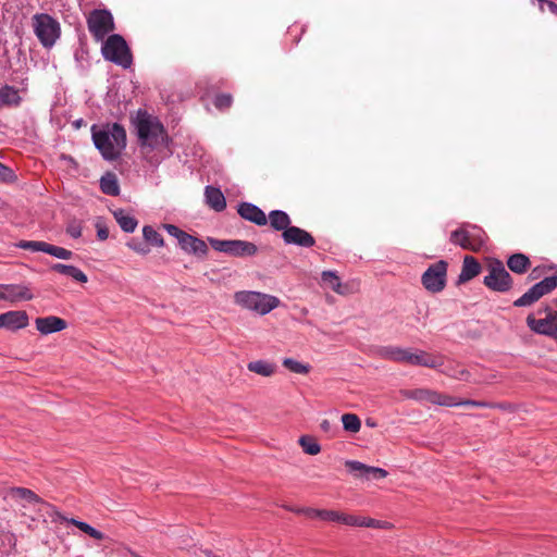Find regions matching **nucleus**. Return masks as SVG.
I'll use <instances>...</instances> for the list:
<instances>
[{
    "label": "nucleus",
    "mask_w": 557,
    "mask_h": 557,
    "mask_svg": "<svg viewBox=\"0 0 557 557\" xmlns=\"http://www.w3.org/2000/svg\"><path fill=\"white\" fill-rule=\"evenodd\" d=\"M120 194V185L114 173L107 172V195L117 196Z\"/></svg>",
    "instance_id": "42"
},
{
    "label": "nucleus",
    "mask_w": 557,
    "mask_h": 557,
    "mask_svg": "<svg viewBox=\"0 0 557 557\" xmlns=\"http://www.w3.org/2000/svg\"><path fill=\"white\" fill-rule=\"evenodd\" d=\"M345 466L347 467L350 473L355 474L358 478H363L367 480H380L387 475V471L382 468L367 466L356 460H347L345 462Z\"/></svg>",
    "instance_id": "15"
},
{
    "label": "nucleus",
    "mask_w": 557,
    "mask_h": 557,
    "mask_svg": "<svg viewBox=\"0 0 557 557\" xmlns=\"http://www.w3.org/2000/svg\"><path fill=\"white\" fill-rule=\"evenodd\" d=\"M269 222L273 230L285 232L292 225L289 215L283 210H272L269 213Z\"/></svg>",
    "instance_id": "24"
},
{
    "label": "nucleus",
    "mask_w": 557,
    "mask_h": 557,
    "mask_svg": "<svg viewBox=\"0 0 557 557\" xmlns=\"http://www.w3.org/2000/svg\"><path fill=\"white\" fill-rule=\"evenodd\" d=\"M535 271H536V270H533V271H532V273H531V278H532V280H534V278H536V277H537V276H536Z\"/></svg>",
    "instance_id": "56"
},
{
    "label": "nucleus",
    "mask_w": 557,
    "mask_h": 557,
    "mask_svg": "<svg viewBox=\"0 0 557 557\" xmlns=\"http://www.w3.org/2000/svg\"><path fill=\"white\" fill-rule=\"evenodd\" d=\"M410 397L413 399H417L419 401L435 404V399L437 397V392L431 391V389H425V388H419V389L411 392Z\"/></svg>",
    "instance_id": "39"
},
{
    "label": "nucleus",
    "mask_w": 557,
    "mask_h": 557,
    "mask_svg": "<svg viewBox=\"0 0 557 557\" xmlns=\"http://www.w3.org/2000/svg\"><path fill=\"white\" fill-rule=\"evenodd\" d=\"M33 297H34L33 294L26 286L16 285V284H8V285H2L0 300H8L11 302H15L18 300H30V299H33Z\"/></svg>",
    "instance_id": "20"
},
{
    "label": "nucleus",
    "mask_w": 557,
    "mask_h": 557,
    "mask_svg": "<svg viewBox=\"0 0 557 557\" xmlns=\"http://www.w3.org/2000/svg\"><path fill=\"white\" fill-rule=\"evenodd\" d=\"M205 196L208 205L215 211L220 212L225 209V197L219 188L207 186L205 190Z\"/></svg>",
    "instance_id": "23"
},
{
    "label": "nucleus",
    "mask_w": 557,
    "mask_h": 557,
    "mask_svg": "<svg viewBox=\"0 0 557 557\" xmlns=\"http://www.w3.org/2000/svg\"><path fill=\"white\" fill-rule=\"evenodd\" d=\"M55 516H57L58 519H60L62 521H66L69 523H72V524L76 525L81 531H83L84 533L90 535L94 539H97V540H101L102 539V533L100 531L96 530L95 528H92L91 525H89L86 522L78 521L76 519H66L65 517H63L58 511H55Z\"/></svg>",
    "instance_id": "30"
},
{
    "label": "nucleus",
    "mask_w": 557,
    "mask_h": 557,
    "mask_svg": "<svg viewBox=\"0 0 557 557\" xmlns=\"http://www.w3.org/2000/svg\"><path fill=\"white\" fill-rule=\"evenodd\" d=\"M507 265L513 273L523 274L530 268L531 261L524 253L517 252L508 258Z\"/></svg>",
    "instance_id": "25"
},
{
    "label": "nucleus",
    "mask_w": 557,
    "mask_h": 557,
    "mask_svg": "<svg viewBox=\"0 0 557 557\" xmlns=\"http://www.w3.org/2000/svg\"><path fill=\"white\" fill-rule=\"evenodd\" d=\"M107 61L128 70L133 66V53L123 36L112 34L107 36Z\"/></svg>",
    "instance_id": "4"
},
{
    "label": "nucleus",
    "mask_w": 557,
    "mask_h": 557,
    "mask_svg": "<svg viewBox=\"0 0 557 557\" xmlns=\"http://www.w3.org/2000/svg\"><path fill=\"white\" fill-rule=\"evenodd\" d=\"M35 324L37 331L42 335H48L51 333L63 331L67 326V323L64 319L55 315L37 318L35 320Z\"/></svg>",
    "instance_id": "18"
},
{
    "label": "nucleus",
    "mask_w": 557,
    "mask_h": 557,
    "mask_svg": "<svg viewBox=\"0 0 557 557\" xmlns=\"http://www.w3.org/2000/svg\"><path fill=\"white\" fill-rule=\"evenodd\" d=\"M128 247H131L133 250L141 253V255H147L150 249L148 248V246L146 244H143V243H139V242H136V240H131L128 244Z\"/></svg>",
    "instance_id": "47"
},
{
    "label": "nucleus",
    "mask_w": 557,
    "mask_h": 557,
    "mask_svg": "<svg viewBox=\"0 0 557 557\" xmlns=\"http://www.w3.org/2000/svg\"><path fill=\"white\" fill-rule=\"evenodd\" d=\"M46 242H38V240H21L16 244V247L24 249V250H30V251H42L46 252Z\"/></svg>",
    "instance_id": "41"
},
{
    "label": "nucleus",
    "mask_w": 557,
    "mask_h": 557,
    "mask_svg": "<svg viewBox=\"0 0 557 557\" xmlns=\"http://www.w3.org/2000/svg\"><path fill=\"white\" fill-rule=\"evenodd\" d=\"M247 369L262 376H271L276 371V364L267 360H256L249 362Z\"/></svg>",
    "instance_id": "28"
},
{
    "label": "nucleus",
    "mask_w": 557,
    "mask_h": 557,
    "mask_svg": "<svg viewBox=\"0 0 557 557\" xmlns=\"http://www.w3.org/2000/svg\"><path fill=\"white\" fill-rule=\"evenodd\" d=\"M482 270L479 261L472 256H466L462 261L461 272L457 284H465L480 274Z\"/></svg>",
    "instance_id": "22"
},
{
    "label": "nucleus",
    "mask_w": 557,
    "mask_h": 557,
    "mask_svg": "<svg viewBox=\"0 0 557 557\" xmlns=\"http://www.w3.org/2000/svg\"><path fill=\"white\" fill-rule=\"evenodd\" d=\"M126 147L125 129L114 123L110 129H107V160L116 159Z\"/></svg>",
    "instance_id": "13"
},
{
    "label": "nucleus",
    "mask_w": 557,
    "mask_h": 557,
    "mask_svg": "<svg viewBox=\"0 0 557 557\" xmlns=\"http://www.w3.org/2000/svg\"><path fill=\"white\" fill-rule=\"evenodd\" d=\"M447 268L448 263L444 260L429 265L421 276L423 287L432 294L441 293L447 283Z\"/></svg>",
    "instance_id": "10"
},
{
    "label": "nucleus",
    "mask_w": 557,
    "mask_h": 557,
    "mask_svg": "<svg viewBox=\"0 0 557 557\" xmlns=\"http://www.w3.org/2000/svg\"><path fill=\"white\" fill-rule=\"evenodd\" d=\"M487 275L484 276L483 284L491 290L506 293L511 289L513 281L509 272L505 269L500 260H493L488 263Z\"/></svg>",
    "instance_id": "6"
},
{
    "label": "nucleus",
    "mask_w": 557,
    "mask_h": 557,
    "mask_svg": "<svg viewBox=\"0 0 557 557\" xmlns=\"http://www.w3.org/2000/svg\"><path fill=\"white\" fill-rule=\"evenodd\" d=\"M329 522H338L346 525L358 527L359 517L346 515L344 512L330 510Z\"/></svg>",
    "instance_id": "33"
},
{
    "label": "nucleus",
    "mask_w": 557,
    "mask_h": 557,
    "mask_svg": "<svg viewBox=\"0 0 557 557\" xmlns=\"http://www.w3.org/2000/svg\"><path fill=\"white\" fill-rule=\"evenodd\" d=\"M557 287V276H547L534 284L521 297L513 301L515 307H528Z\"/></svg>",
    "instance_id": "11"
},
{
    "label": "nucleus",
    "mask_w": 557,
    "mask_h": 557,
    "mask_svg": "<svg viewBox=\"0 0 557 557\" xmlns=\"http://www.w3.org/2000/svg\"><path fill=\"white\" fill-rule=\"evenodd\" d=\"M282 238L286 245H296L305 248H310L315 244V239L310 233L297 226H290L285 230L282 233Z\"/></svg>",
    "instance_id": "16"
},
{
    "label": "nucleus",
    "mask_w": 557,
    "mask_h": 557,
    "mask_svg": "<svg viewBox=\"0 0 557 557\" xmlns=\"http://www.w3.org/2000/svg\"><path fill=\"white\" fill-rule=\"evenodd\" d=\"M97 227V236L99 239L104 240V224H102L100 221L96 224Z\"/></svg>",
    "instance_id": "53"
},
{
    "label": "nucleus",
    "mask_w": 557,
    "mask_h": 557,
    "mask_svg": "<svg viewBox=\"0 0 557 557\" xmlns=\"http://www.w3.org/2000/svg\"><path fill=\"white\" fill-rule=\"evenodd\" d=\"M145 242L154 247L163 246V237L152 226L146 225L143 228Z\"/></svg>",
    "instance_id": "35"
},
{
    "label": "nucleus",
    "mask_w": 557,
    "mask_h": 557,
    "mask_svg": "<svg viewBox=\"0 0 557 557\" xmlns=\"http://www.w3.org/2000/svg\"><path fill=\"white\" fill-rule=\"evenodd\" d=\"M51 270L62 275L72 277L77 282L85 283L87 281V276L74 265L55 263L51 267Z\"/></svg>",
    "instance_id": "27"
},
{
    "label": "nucleus",
    "mask_w": 557,
    "mask_h": 557,
    "mask_svg": "<svg viewBox=\"0 0 557 557\" xmlns=\"http://www.w3.org/2000/svg\"><path fill=\"white\" fill-rule=\"evenodd\" d=\"M283 366L289 371L298 374H307L310 371V366L301 363L293 358L283 359Z\"/></svg>",
    "instance_id": "38"
},
{
    "label": "nucleus",
    "mask_w": 557,
    "mask_h": 557,
    "mask_svg": "<svg viewBox=\"0 0 557 557\" xmlns=\"http://www.w3.org/2000/svg\"><path fill=\"white\" fill-rule=\"evenodd\" d=\"M164 228L169 235L177 239L180 247L186 253L201 258L208 253V246L202 239L186 233L173 224H164Z\"/></svg>",
    "instance_id": "8"
},
{
    "label": "nucleus",
    "mask_w": 557,
    "mask_h": 557,
    "mask_svg": "<svg viewBox=\"0 0 557 557\" xmlns=\"http://www.w3.org/2000/svg\"><path fill=\"white\" fill-rule=\"evenodd\" d=\"M386 525H387L386 522H383L380 520H375L372 518L359 517L358 527L383 529V528H386Z\"/></svg>",
    "instance_id": "45"
},
{
    "label": "nucleus",
    "mask_w": 557,
    "mask_h": 557,
    "mask_svg": "<svg viewBox=\"0 0 557 557\" xmlns=\"http://www.w3.org/2000/svg\"><path fill=\"white\" fill-rule=\"evenodd\" d=\"M449 375L454 376V377H456L458 380H467L468 376H469V372L467 370L462 369V370H460L458 372L450 373Z\"/></svg>",
    "instance_id": "51"
},
{
    "label": "nucleus",
    "mask_w": 557,
    "mask_h": 557,
    "mask_svg": "<svg viewBox=\"0 0 557 557\" xmlns=\"http://www.w3.org/2000/svg\"><path fill=\"white\" fill-rule=\"evenodd\" d=\"M299 445L302 450L311 456L318 455L321 451L320 444L315 441L314 437L310 435H302L298 440Z\"/></svg>",
    "instance_id": "31"
},
{
    "label": "nucleus",
    "mask_w": 557,
    "mask_h": 557,
    "mask_svg": "<svg viewBox=\"0 0 557 557\" xmlns=\"http://www.w3.org/2000/svg\"><path fill=\"white\" fill-rule=\"evenodd\" d=\"M450 242L463 249L476 251L485 244V233L476 225L465 224L451 232Z\"/></svg>",
    "instance_id": "5"
},
{
    "label": "nucleus",
    "mask_w": 557,
    "mask_h": 557,
    "mask_svg": "<svg viewBox=\"0 0 557 557\" xmlns=\"http://www.w3.org/2000/svg\"><path fill=\"white\" fill-rule=\"evenodd\" d=\"M342 423L345 431L357 433L361 429V421L355 413H345L342 416Z\"/></svg>",
    "instance_id": "34"
},
{
    "label": "nucleus",
    "mask_w": 557,
    "mask_h": 557,
    "mask_svg": "<svg viewBox=\"0 0 557 557\" xmlns=\"http://www.w3.org/2000/svg\"><path fill=\"white\" fill-rule=\"evenodd\" d=\"M114 29V21L110 11L107 10V34Z\"/></svg>",
    "instance_id": "50"
},
{
    "label": "nucleus",
    "mask_w": 557,
    "mask_h": 557,
    "mask_svg": "<svg viewBox=\"0 0 557 557\" xmlns=\"http://www.w3.org/2000/svg\"><path fill=\"white\" fill-rule=\"evenodd\" d=\"M22 101L23 99L20 95V90L16 87L8 84L0 87V109L18 108Z\"/></svg>",
    "instance_id": "21"
},
{
    "label": "nucleus",
    "mask_w": 557,
    "mask_h": 557,
    "mask_svg": "<svg viewBox=\"0 0 557 557\" xmlns=\"http://www.w3.org/2000/svg\"><path fill=\"white\" fill-rule=\"evenodd\" d=\"M459 406H471V407H476V408L491 407V405L488 403L478 401V400H470V399L460 400V405Z\"/></svg>",
    "instance_id": "48"
},
{
    "label": "nucleus",
    "mask_w": 557,
    "mask_h": 557,
    "mask_svg": "<svg viewBox=\"0 0 557 557\" xmlns=\"http://www.w3.org/2000/svg\"><path fill=\"white\" fill-rule=\"evenodd\" d=\"M238 214L258 226H263L268 223L265 213L256 205L251 202H242L237 208Z\"/></svg>",
    "instance_id": "17"
},
{
    "label": "nucleus",
    "mask_w": 557,
    "mask_h": 557,
    "mask_svg": "<svg viewBox=\"0 0 557 557\" xmlns=\"http://www.w3.org/2000/svg\"><path fill=\"white\" fill-rule=\"evenodd\" d=\"M136 131L144 158L152 165L169 157V136L158 119L148 114L138 115Z\"/></svg>",
    "instance_id": "1"
},
{
    "label": "nucleus",
    "mask_w": 557,
    "mask_h": 557,
    "mask_svg": "<svg viewBox=\"0 0 557 557\" xmlns=\"http://www.w3.org/2000/svg\"><path fill=\"white\" fill-rule=\"evenodd\" d=\"M90 34L99 45V50L104 55V9L92 10L87 17Z\"/></svg>",
    "instance_id": "14"
},
{
    "label": "nucleus",
    "mask_w": 557,
    "mask_h": 557,
    "mask_svg": "<svg viewBox=\"0 0 557 557\" xmlns=\"http://www.w3.org/2000/svg\"><path fill=\"white\" fill-rule=\"evenodd\" d=\"M46 253L63 260H69L73 256V252L71 250L48 243L46 246Z\"/></svg>",
    "instance_id": "40"
},
{
    "label": "nucleus",
    "mask_w": 557,
    "mask_h": 557,
    "mask_svg": "<svg viewBox=\"0 0 557 557\" xmlns=\"http://www.w3.org/2000/svg\"><path fill=\"white\" fill-rule=\"evenodd\" d=\"M67 234L73 238H78L82 235L79 225L72 224L66 228Z\"/></svg>",
    "instance_id": "49"
},
{
    "label": "nucleus",
    "mask_w": 557,
    "mask_h": 557,
    "mask_svg": "<svg viewBox=\"0 0 557 557\" xmlns=\"http://www.w3.org/2000/svg\"><path fill=\"white\" fill-rule=\"evenodd\" d=\"M91 133L95 147L100 151L102 157H104V126L94 124Z\"/></svg>",
    "instance_id": "37"
},
{
    "label": "nucleus",
    "mask_w": 557,
    "mask_h": 557,
    "mask_svg": "<svg viewBox=\"0 0 557 557\" xmlns=\"http://www.w3.org/2000/svg\"><path fill=\"white\" fill-rule=\"evenodd\" d=\"M232 96L230 94H221V95H218L214 99V106L219 109V110H225V109H228L232 104Z\"/></svg>",
    "instance_id": "46"
},
{
    "label": "nucleus",
    "mask_w": 557,
    "mask_h": 557,
    "mask_svg": "<svg viewBox=\"0 0 557 557\" xmlns=\"http://www.w3.org/2000/svg\"><path fill=\"white\" fill-rule=\"evenodd\" d=\"M434 405L445 406V407H457L460 405V400L456 399L453 396L441 394L437 392V397L435 399Z\"/></svg>",
    "instance_id": "44"
},
{
    "label": "nucleus",
    "mask_w": 557,
    "mask_h": 557,
    "mask_svg": "<svg viewBox=\"0 0 557 557\" xmlns=\"http://www.w3.org/2000/svg\"><path fill=\"white\" fill-rule=\"evenodd\" d=\"M33 25L41 45L51 48L60 36V24L48 14H37Z\"/></svg>",
    "instance_id": "9"
},
{
    "label": "nucleus",
    "mask_w": 557,
    "mask_h": 557,
    "mask_svg": "<svg viewBox=\"0 0 557 557\" xmlns=\"http://www.w3.org/2000/svg\"><path fill=\"white\" fill-rule=\"evenodd\" d=\"M28 325V315L25 311H8L0 314V327L20 330Z\"/></svg>",
    "instance_id": "19"
},
{
    "label": "nucleus",
    "mask_w": 557,
    "mask_h": 557,
    "mask_svg": "<svg viewBox=\"0 0 557 557\" xmlns=\"http://www.w3.org/2000/svg\"><path fill=\"white\" fill-rule=\"evenodd\" d=\"M234 301L238 306L264 315L277 308L280 299L275 296L253 290H240L234 295Z\"/></svg>",
    "instance_id": "3"
},
{
    "label": "nucleus",
    "mask_w": 557,
    "mask_h": 557,
    "mask_svg": "<svg viewBox=\"0 0 557 557\" xmlns=\"http://www.w3.org/2000/svg\"><path fill=\"white\" fill-rule=\"evenodd\" d=\"M72 125L74 126V128L78 129L81 128L82 126L86 125L85 121L83 119H78V120H75Z\"/></svg>",
    "instance_id": "54"
},
{
    "label": "nucleus",
    "mask_w": 557,
    "mask_h": 557,
    "mask_svg": "<svg viewBox=\"0 0 557 557\" xmlns=\"http://www.w3.org/2000/svg\"><path fill=\"white\" fill-rule=\"evenodd\" d=\"M16 175L14 173V171L0 162V182L1 183H5V184H10V183H14L16 181Z\"/></svg>",
    "instance_id": "43"
},
{
    "label": "nucleus",
    "mask_w": 557,
    "mask_h": 557,
    "mask_svg": "<svg viewBox=\"0 0 557 557\" xmlns=\"http://www.w3.org/2000/svg\"><path fill=\"white\" fill-rule=\"evenodd\" d=\"M10 494L13 498L25 499L28 503L42 504L47 507H51L49 504L45 503L32 490L26 488V487H13V488H11Z\"/></svg>",
    "instance_id": "29"
},
{
    "label": "nucleus",
    "mask_w": 557,
    "mask_h": 557,
    "mask_svg": "<svg viewBox=\"0 0 557 557\" xmlns=\"http://www.w3.org/2000/svg\"><path fill=\"white\" fill-rule=\"evenodd\" d=\"M376 356L382 359L408 363L411 366H422L426 368H436V359L422 350H410L398 346H381L376 349Z\"/></svg>",
    "instance_id": "2"
},
{
    "label": "nucleus",
    "mask_w": 557,
    "mask_h": 557,
    "mask_svg": "<svg viewBox=\"0 0 557 557\" xmlns=\"http://www.w3.org/2000/svg\"><path fill=\"white\" fill-rule=\"evenodd\" d=\"M113 215L115 218L116 223L124 232L133 233L136 230L138 221L135 219V216H133L125 210H114Z\"/></svg>",
    "instance_id": "26"
},
{
    "label": "nucleus",
    "mask_w": 557,
    "mask_h": 557,
    "mask_svg": "<svg viewBox=\"0 0 557 557\" xmlns=\"http://www.w3.org/2000/svg\"><path fill=\"white\" fill-rule=\"evenodd\" d=\"M323 284L327 285L335 293L341 294V280L333 271H323L321 275Z\"/></svg>",
    "instance_id": "36"
},
{
    "label": "nucleus",
    "mask_w": 557,
    "mask_h": 557,
    "mask_svg": "<svg viewBox=\"0 0 557 557\" xmlns=\"http://www.w3.org/2000/svg\"><path fill=\"white\" fill-rule=\"evenodd\" d=\"M208 240L214 250L232 257H251L255 256L258 251V247L253 243L247 240L218 239L212 237H209Z\"/></svg>",
    "instance_id": "7"
},
{
    "label": "nucleus",
    "mask_w": 557,
    "mask_h": 557,
    "mask_svg": "<svg viewBox=\"0 0 557 557\" xmlns=\"http://www.w3.org/2000/svg\"><path fill=\"white\" fill-rule=\"evenodd\" d=\"M290 511L296 512L298 515H305L311 518H319L323 521H329L330 510L326 509H314L309 507L302 508H288Z\"/></svg>",
    "instance_id": "32"
},
{
    "label": "nucleus",
    "mask_w": 557,
    "mask_h": 557,
    "mask_svg": "<svg viewBox=\"0 0 557 557\" xmlns=\"http://www.w3.org/2000/svg\"><path fill=\"white\" fill-rule=\"evenodd\" d=\"M320 428L325 433H331L333 431V425H332V423L329 420H323L320 423Z\"/></svg>",
    "instance_id": "52"
},
{
    "label": "nucleus",
    "mask_w": 557,
    "mask_h": 557,
    "mask_svg": "<svg viewBox=\"0 0 557 557\" xmlns=\"http://www.w3.org/2000/svg\"><path fill=\"white\" fill-rule=\"evenodd\" d=\"M543 311L546 313L543 319H535L533 314H529L527 325L536 334L557 339V311H553L549 307H545Z\"/></svg>",
    "instance_id": "12"
},
{
    "label": "nucleus",
    "mask_w": 557,
    "mask_h": 557,
    "mask_svg": "<svg viewBox=\"0 0 557 557\" xmlns=\"http://www.w3.org/2000/svg\"><path fill=\"white\" fill-rule=\"evenodd\" d=\"M104 185H106V182H104V175H102L100 178H99V188L102 193H104Z\"/></svg>",
    "instance_id": "55"
}]
</instances>
